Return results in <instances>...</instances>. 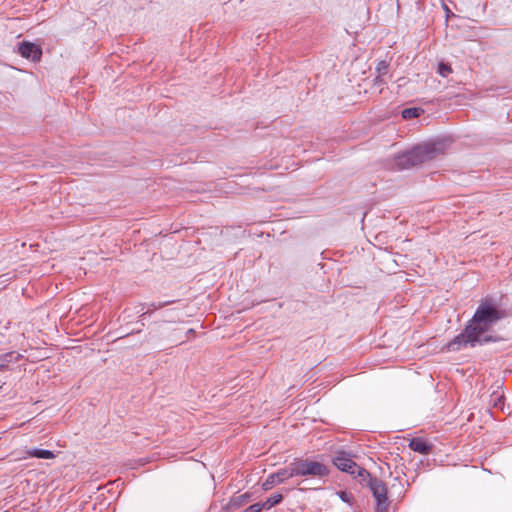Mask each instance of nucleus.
I'll list each match as a JSON object with an SVG mask.
<instances>
[{
	"label": "nucleus",
	"mask_w": 512,
	"mask_h": 512,
	"mask_svg": "<svg viewBox=\"0 0 512 512\" xmlns=\"http://www.w3.org/2000/svg\"><path fill=\"white\" fill-rule=\"evenodd\" d=\"M14 355H15V352H9V353L0 355V360L2 361V363H0V371L7 367L6 363L11 362Z\"/></svg>",
	"instance_id": "nucleus-16"
},
{
	"label": "nucleus",
	"mask_w": 512,
	"mask_h": 512,
	"mask_svg": "<svg viewBox=\"0 0 512 512\" xmlns=\"http://www.w3.org/2000/svg\"><path fill=\"white\" fill-rule=\"evenodd\" d=\"M388 67H389V64L387 63V61L382 60L377 63L376 70L379 74H385Z\"/></svg>",
	"instance_id": "nucleus-19"
},
{
	"label": "nucleus",
	"mask_w": 512,
	"mask_h": 512,
	"mask_svg": "<svg viewBox=\"0 0 512 512\" xmlns=\"http://www.w3.org/2000/svg\"><path fill=\"white\" fill-rule=\"evenodd\" d=\"M239 498H243V502L249 498L248 494L241 495Z\"/></svg>",
	"instance_id": "nucleus-22"
},
{
	"label": "nucleus",
	"mask_w": 512,
	"mask_h": 512,
	"mask_svg": "<svg viewBox=\"0 0 512 512\" xmlns=\"http://www.w3.org/2000/svg\"><path fill=\"white\" fill-rule=\"evenodd\" d=\"M495 341H497V338L493 336L481 337V335H478L475 329H473L468 323L464 330L447 344V350L459 351L468 345L470 347H475L476 345H484Z\"/></svg>",
	"instance_id": "nucleus-4"
},
{
	"label": "nucleus",
	"mask_w": 512,
	"mask_h": 512,
	"mask_svg": "<svg viewBox=\"0 0 512 512\" xmlns=\"http://www.w3.org/2000/svg\"><path fill=\"white\" fill-rule=\"evenodd\" d=\"M186 334H187V337L189 338V337H190V335H194V334H195V330H194V329H189V330L186 332Z\"/></svg>",
	"instance_id": "nucleus-21"
},
{
	"label": "nucleus",
	"mask_w": 512,
	"mask_h": 512,
	"mask_svg": "<svg viewBox=\"0 0 512 512\" xmlns=\"http://www.w3.org/2000/svg\"><path fill=\"white\" fill-rule=\"evenodd\" d=\"M381 75L382 74H379L376 78H375V84H380L383 82L382 78H381Z\"/></svg>",
	"instance_id": "nucleus-20"
},
{
	"label": "nucleus",
	"mask_w": 512,
	"mask_h": 512,
	"mask_svg": "<svg viewBox=\"0 0 512 512\" xmlns=\"http://www.w3.org/2000/svg\"><path fill=\"white\" fill-rule=\"evenodd\" d=\"M437 72L442 77H447L450 73H452V68H451V66L448 63L440 62L438 64Z\"/></svg>",
	"instance_id": "nucleus-15"
},
{
	"label": "nucleus",
	"mask_w": 512,
	"mask_h": 512,
	"mask_svg": "<svg viewBox=\"0 0 512 512\" xmlns=\"http://www.w3.org/2000/svg\"><path fill=\"white\" fill-rule=\"evenodd\" d=\"M332 463L340 471L348 473L350 475L355 474V469L358 464L351 458L350 454L345 451H339L332 459Z\"/></svg>",
	"instance_id": "nucleus-7"
},
{
	"label": "nucleus",
	"mask_w": 512,
	"mask_h": 512,
	"mask_svg": "<svg viewBox=\"0 0 512 512\" xmlns=\"http://www.w3.org/2000/svg\"><path fill=\"white\" fill-rule=\"evenodd\" d=\"M56 455L46 449H40V448H28L24 451V455L22 456V459L27 458H40V459H54Z\"/></svg>",
	"instance_id": "nucleus-10"
},
{
	"label": "nucleus",
	"mask_w": 512,
	"mask_h": 512,
	"mask_svg": "<svg viewBox=\"0 0 512 512\" xmlns=\"http://www.w3.org/2000/svg\"><path fill=\"white\" fill-rule=\"evenodd\" d=\"M291 466L290 475H294V477L324 479L330 474V468L326 464L309 458H297L291 463Z\"/></svg>",
	"instance_id": "nucleus-3"
},
{
	"label": "nucleus",
	"mask_w": 512,
	"mask_h": 512,
	"mask_svg": "<svg viewBox=\"0 0 512 512\" xmlns=\"http://www.w3.org/2000/svg\"><path fill=\"white\" fill-rule=\"evenodd\" d=\"M17 52L25 59H28L34 63L41 60L42 49L39 45L29 42L22 41L17 45Z\"/></svg>",
	"instance_id": "nucleus-6"
},
{
	"label": "nucleus",
	"mask_w": 512,
	"mask_h": 512,
	"mask_svg": "<svg viewBox=\"0 0 512 512\" xmlns=\"http://www.w3.org/2000/svg\"><path fill=\"white\" fill-rule=\"evenodd\" d=\"M351 476L364 487H368V483L372 482V480L375 478L365 468L359 465L355 469V474Z\"/></svg>",
	"instance_id": "nucleus-11"
},
{
	"label": "nucleus",
	"mask_w": 512,
	"mask_h": 512,
	"mask_svg": "<svg viewBox=\"0 0 512 512\" xmlns=\"http://www.w3.org/2000/svg\"><path fill=\"white\" fill-rule=\"evenodd\" d=\"M175 300H168V301H161V302H153V303H150L147 305V310L144 311L142 314H141V317H145L146 315H150L154 310H158V309H161L167 305H170L172 303H174Z\"/></svg>",
	"instance_id": "nucleus-12"
},
{
	"label": "nucleus",
	"mask_w": 512,
	"mask_h": 512,
	"mask_svg": "<svg viewBox=\"0 0 512 512\" xmlns=\"http://www.w3.org/2000/svg\"><path fill=\"white\" fill-rule=\"evenodd\" d=\"M343 502L348 503L350 506L353 505L354 496L352 493L347 491H340L337 493Z\"/></svg>",
	"instance_id": "nucleus-17"
},
{
	"label": "nucleus",
	"mask_w": 512,
	"mask_h": 512,
	"mask_svg": "<svg viewBox=\"0 0 512 512\" xmlns=\"http://www.w3.org/2000/svg\"><path fill=\"white\" fill-rule=\"evenodd\" d=\"M409 448L422 455H428L433 450V444L422 437H414L409 441Z\"/></svg>",
	"instance_id": "nucleus-9"
},
{
	"label": "nucleus",
	"mask_w": 512,
	"mask_h": 512,
	"mask_svg": "<svg viewBox=\"0 0 512 512\" xmlns=\"http://www.w3.org/2000/svg\"><path fill=\"white\" fill-rule=\"evenodd\" d=\"M20 357V354H17V356L15 357V360H18Z\"/></svg>",
	"instance_id": "nucleus-23"
},
{
	"label": "nucleus",
	"mask_w": 512,
	"mask_h": 512,
	"mask_svg": "<svg viewBox=\"0 0 512 512\" xmlns=\"http://www.w3.org/2000/svg\"><path fill=\"white\" fill-rule=\"evenodd\" d=\"M368 488L370 489L373 497L376 501V511L377 512H387L389 509V500H388V488L381 479L374 478L372 482L368 483Z\"/></svg>",
	"instance_id": "nucleus-5"
},
{
	"label": "nucleus",
	"mask_w": 512,
	"mask_h": 512,
	"mask_svg": "<svg viewBox=\"0 0 512 512\" xmlns=\"http://www.w3.org/2000/svg\"><path fill=\"white\" fill-rule=\"evenodd\" d=\"M265 509L263 503H255L247 507L243 512H261Z\"/></svg>",
	"instance_id": "nucleus-18"
},
{
	"label": "nucleus",
	"mask_w": 512,
	"mask_h": 512,
	"mask_svg": "<svg viewBox=\"0 0 512 512\" xmlns=\"http://www.w3.org/2000/svg\"><path fill=\"white\" fill-rule=\"evenodd\" d=\"M507 313L503 309H499L495 301L491 298L483 300L476 309L472 319L469 321L470 326L475 329L481 337H487V332L500 320L504 319Z\"/></svg>",
	"instance_id": "nucleus-2"
},
{
	"label": "nucleus",
	"mask_w": 512,
	"mask_h": 512,
	"mask_svg": "<svg viewBox=\"0 0 512 512\" xmlns=\"http://www.w3.org/2000/svg\"><path fill=\"white\" fill-rule=\"evenodd\" d=\"M291 472H292V466L290 463L289 466H287L283 469H280L275 473L270 474L267 477V479L265 480V482L262 484L263 490L268 491L274 485L283 483L284 481H286L290 478H293L294 475H290Z\"/></svg>",
	"instance_id": "nucleus-8"
},
{
	"label": "nucleus",
	"mask_w": 512,
	"mask_h": 512,
	"mask_svg": "<svg viewBox=\"0 0 512 512\" xmlns=\"http://www.w3.org/2000/svg\"><path fill=\"white\" fill-rule=\"evenodd\" d=\"M442 142L424 143L413 147L394 158V167L398 170L410 169L426 161H430L443 153Z\"/></svg>",
	"instance_id": "nucleus-1"
},
{
	"label": "nucleus",
	"mask_w": 512,
	"mask_h": 512,
	"mask_svg": "<svg viewBox=\"0 0 512 512\" xmlns=\"http://www.w3.org/2000/svg\"><path fill=\"white\" fill-rule=\"evenodd\" d=\"M423 112L422 108L412 107L404 109L401 114L404 119H414L418 118Z\"/></svg>",
	"instance_id": "nucleus-13"
},
{
	"label": "nucleus",
	"mask_w": 512,
	"mask_h": 512,
	"mask_svg": "<svg viewBox=\"0 0 512 512\" xmlns=\"http://www.w3.org/2000/svg\"><path fill=\"white\" fill-rule=\"evenodd\" d=\"M283 499L282 494H273L263 502L265 509H271L272 507L278 505Z\"/></svg>",
	"instance_id": "nucleus-14"
}]
</instances>
